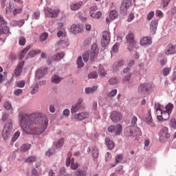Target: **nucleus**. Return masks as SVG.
Returning <instances> with one entry per match:
<instances>
[{
    "label": "nucleus",
    "instance_id": "nucleus-16",
    "mask_svg": "<svg viewBox=\"0 0 176 176\" xmlns=\"http://www.w3.org/2000/svg\"><path fill=\"white\" fill-rule=\"evenodd\" d=\"M158 24H159V21H157V20H153L151 22V24H150V31H151V33L153 35H155V34H156V31L157 30V25Z\"/></svg>",
    "mask_w": 176,
    "mask_h": 176
},
{
    "label": "nucleus",
    "instance_id": "nucleus-2",
    "mask_svg": "<svg viewBox=\"0 0 176 176\" xmlns=\"http://www.w3.org/2000/svg\"><path fill=\"white\" fill-rule=\"evenodd\" d=\"M98 52L99 50L97 44H93L91 47V51L87 52L82 54V58L85 63H87L89 60L91 61H94V58L98 56Z\"/></svg>",
    "mask_w": 176,
    "mask_h": 176
},
{
    "label": "nucleus",
    "instance_id": "nucleus-62",
    "mask_svg": "<svg viewBox=\"0 0 176 176\" xmlns=\"http://www.w3.org/2000/svg\"><path fill=\"white\" fill-rule=\"evenodd\" d=\"M14 94L15 96H20V94H23V89H16L14 91Z\"/></svg>",
    "mask_w": 176,
    "mask_h": 176
},
{
    "label": "nucleus",
    "instance_id": "nucleus-38",
    "mask_svg": "<svg viewBox=\"0 0 176 176\" xmlns=\"http://www.w3.org/2000/svg\"><path fill=\"white\" fill-rule=\"evenodd\" d=\"M109 17L111 20H115V19H118V12L115 10H113L109 13Z\"/></svg>",
    "mask_w": 176,
    "mask_h": 176
},
{
    "label": "nucleus",
    "instance_id": "nucleus-50",
    "mask_svg": "<svg viewBox=\"0 0 176 176\" xmlns=\"http://www.w3.org/2000/svg\"><path fill=\"white\" fill-rule=\"evenodd\" d=\"M16 87L23 88L25 86V80H20L16 82Z\"/></svg>",
    "mask_w": 176,
    "mask_h": 176
},
{
    "label": "nucleus",
    "instance_id": "nucleus-7",
    "mask_svg": "<svg viewBox=\"0 0 176 176\" xmlns=\"http://www.w3.org/2000/svg\"><path fill=\"white\" fill-rule=\"evenodd\" d=\"M160 141L161 142H166V140H169L170 135L168 133V128L167 126L163 127L160 131Z\"/></svg>",
    "mask_w": 176,
    "mask_h": 176
},
{
    "label": "nucleus",
    "instance_id": "nucleus-57",
    "mask_svg": "<svg viewBox=\"0 0 176 176\" xmlns=\"http://www.w3.org/2000/svg\"><path fill=\"white\" fill-rule=\"evenodd\" d=\"M116 94H118V89H114L109 94H107V96L114 97V96H116Z\"/></svg>",
    "mask_w": 176,
    "mask_h": 176
},
{
    "label": "nucleus",
    "instance_id": "nucleus-10",
    "mask_svg": "<svg viewBox=\"0 0 176 176\" xmlns=\"http://www.w3.org/2000/svg\"><path fill=\"white\" fill-rule=\"evenodd\" d=\"M150 87L151 84L149 83L141 84L138 88V93H140V94L145 95L149 91Z\"/></svg>",
    "mask_w": 176,
    "mask_h": 176
},
{
    "label": "nucleus",
    "instance_id": "nucleus-12",
    "mask_svg": "<svg viewBox=\"0 0 176 176\" xmlns=\"http://www.w3.org/2000/svg\"><path fill=\"white\" fill-rule=\"evenodd\" d=\"M46 14L48 16V17H50L51 19H56V17L58 16V14L60 13V10H52V8H47L46 9Z\"/></svg>",
    "mask_w": 176,
    "mask_h": 176
},
{
    "label": "nucleus",
    "instance_id": "nucleus-27",
    "mask_svg": "<svg viewBox=\"0 0 176 176\" xmlns=\"http://www.w3.org/2000/svg\"><path fill=\"white\" fill-rule=\"evenodd\" d=\"M14 6V3H12V1L9 2L8 6L6 8V14H12V10H13V7Z\"/></svg>",
    "mask_w": 176,
    "mask_h": 176
},
{
    "label": "nucleus",
    "instance_id": "nucleus-13",
    "mask_svg": "<svg viewBox=\"0 0 176 176\" xmlns=\"http://www.w3.org/2000/svg\"><path fill=\"white\" fill-rule=\"evenodd\" d=\"M111 119L114 123L120 122V119H122V113L119 111H113L111 114Z\"/></svg>",
    "mask_w": 176,
    "mask_h": 176
},
{
    "label": "nucleus",
    "instance_id": "nucleus-48",
    "mask_svg": "<svg viewBox=\"0 0 176 176\" xmlns=\"http://www.w3.org/2000/svg\"><path fill=\"white\" fill-rule=\"evenodd\" d=\"M122 4L129 9L130 6H131V0H123Z\"/></svg>",
    "mask_w": 176,
    "mask_h": 176
},
{
    "label": "nucleus",
    "instance_id": "nucleus-28",
    "mask_svg": "<svg viewBox=\"0 0 176 176\" xmlns=\"http://www.w3.org/2000/svg\"><path fill=\"white\" fill-rule=\"evenodd\" d=\"M30 49H31V45H28L22 50L20 54V58H19L20 60H23V58H24V56H25V54L28 53V50H30Z\"/></svg>",
    "mask_w": 176,
    "mask_h": 176
},
{
    "label": "nucleus",
    "instance_id": "nucleus-44",
    "mask_svg": "<svg viewBox=\"0 0 176 176\" xmlns=\"http://www.w3.org/2000/svg\"><path fill=\"white\" fill-rule=\"evenodd\" d=\"M132 74L131 73H129L127 75H126L123 79L122 82L123 83H127V82H129L130 79H131Z\"/></svg>",
    "mask_w": 176,
    "mask_h": 176
},
{
    "label": "nucleus",
    "instance_id": "nucleus-56",
    "mask_svg": "<svg viewBox=\"0 0 176 176\" xmlns=\"http://www.w3.org/2000/svg\"><path fill=\"white\" fill-rule=\"evenodd\" d=\"M8 24V22L5 21V19L2 15H0V27H2V25H6Z\"/></svg>",
    "mask_w": 176,
    "mask_h": 176
},
{
    "label": "nucleus",
    "instance_id": "nucleus-15",
    "mask_svg": "<svg viewBox=\"0 0 176 176\" xmlns=\"http://www.w3.org/2000/svg\"><path fill=\"white\" fill-rule=\"evenodd\" d=\"M71 165L72 170H76L79 167V164L78 162H74V159L67 158L66 160V166L67 167H69Z\"/></svg>",
    "mask_w": 176,
    "mask_h": 176
},
{
    "label": "nucleus",
    "instance_id": "nucleus-39",
    "mask_svg": "<svg viewBox=\"0 0 176 176\" xmlns=\"http://www.w3.org/2000/svg\"><path fill=\"white\" fill-rule=\"evenodd\" d=\"M77 67L78 68H82V67H85V63H83V60H82V56H79L76 61Z\"/></svg>",
    "mask_w": 176,
    "mask_h": 176
},
{
    "label": "nucleus",
    "instance_id": "nucleus-21",
    "mask_svg": "<svg viewBox=\"0 0 176 176\" xmlns=\"http://www.w3.org/2000/svg\"><path fill=\"white\" fill-rule=\"evenodd\" d=\"M152 43V38L149 36H146L140 41V45L145 46V45H151Z\"/></svg>",
    "mask_w": 176,
    "mask_h": 176
},
{
    "label": "nucleus",
    "instance_id": "nucleus-25",
    "mask_svg": "<svg viewBox=\"0 0 176 176\" xmlns=\"http://www.w3.org/2000/svg\"><path fill=\"white\" fill-rule=\"evenodd\" d=\"M176 53V45H172L169 47V48L165 51V54L166 56H169V54H175Z\"/></svg>",
    "mask_w": 176,
    "mask_h": 176
},
{
    "label": "nucleus",
    "instance_id": "nucleus-45",
    "mask_svg": "<svg viewBox=\"0 0 176 176\" xmlns=\"http://www.w3.org/2000/svg\"><path fill=\"white\" fill-rule=\"evenodd\" d=\"M119 46H120V45L116 43L112 47L111 53H118V52H119Z\"/></svg>",
    "mask_w": 176,
    "mask_h": 176
},
{
    "label": "nucleus",
    "instance_id": "nucleus-54",
    "mask_svg": "<svg viewBox=\"0 0 176 176\" xmlns=\"http://www.w3.org/2000/svg\"><path fill=\"white\" fill-rule=\"evenodd\" d=\"M127 9H129V8H126L125 6H124L123 4H121V6L120 8V12L122 14L124 13H127Z\"/></svg>",
    "mask_w": 176,
    "mask_h": 176
},
{
    "label": "nucleus",
    "instance_id": "nucleus-59",
    "mask_svg": "<svg viewBox=\"0 0 176 176\" xmlns=\"http://www.w3.org/2000/svg\"><path fill=\"white\" fill-rule=\"evenodd\" d=\"M19 137H20V131L15 132L12 136V141H16Z\"/></svg>",
    "mask_w": 176,
    "mask_h": 176
},
{
    "label": "nucleus",
    "instance_id": "nucleus-43",
    "mask_svg": "<svg viewBox=\"0 0 176 176\" xmlns=\"http://www.w3.org/2000/svg\"><path fill=\"white\" fill-rule=\"evenodd\" d=\"M98 148L97 147H94L92 150V156L94 157V159H97V157H98Z\"/></svg>",
    "mask_w": 176,
    "mask_h": 176
},
{
    "label": "nucleus",
    "instance_id": "nucleus-29",
    "mask_svg": "<svg viewBox=\"0 0 176 176\" xmlns=\"http://www.w3.org/2000/svg\"><path fill=\"white\" fill-rule=\"evenodd\" d=\"M65 54L63 52L58 53L56 55H54L52 56V60H54V61H60V60H61V58H63Z\"/></svg>",
    "mask_w": 176,
    "mask_h": 176
},
{
    "label": "nucleus",
    "instance_id": "nucleus-33",
    "mask_svg": "<svg viewBox=\"0 0 176 176\" xmlns=\"http://www.w3.org/2000/svg\"><path fill=\"white\" fill-rule=\"evenodd\" d=\"M89 16L92 19H98L101 17V16H102V12H101L100 11H98L96 12L91 13V14H89Z\"/></svg>",
    "mask_w": 176,
    "mask_h": 176
},
{
    "label": "nucleus",
    "instance_id": "nucleus-61",
    "mask_svg": "<svg viewBox=\"0 0 176 176\" xmlns=\"http://www.w3.org/2000/svg\"><path fill=\"white\" fill-rule=\"evenodd\" d=\"M7 1L8 0H0L2 9H5V8H6V6H8Z\"/></svg>",
    "mask_w": 176,
    "mask_h": 176
},
{
    "label": "nucleus",
    "instance_id": "nucleus-19",
    "mask_svg": "<svg viewBox=\"0 0 176 176\" xmlns=\"http://www.w3.org/2000/svg\"><path fill=\"white\" fill-rule=\"evenodd\" d=\"M144 122L148 124V126H150L151 127H155V122H153V119H152V116L151 115V113H148V115L145 117Z\"/></svg>",
    "mask_w": 176,
    "mask_h": 176
},
{
    "label": "nucleus",
    "instance_id": "nucleus-11",
    "mask_svg": "<svg viewBox=\"0 0 176 176\" xmlns=\"http://www.w3.org/2000/svg\"><path fill=\"white\" fill-rule=\"evenodd\" d=\"M24 60H21L17 65L15 70H14V77L19 78L21 75V72H23V67H24Z\"/></svg>",
    "mask_w": 176,
    "mask_h": 176
},
{
    "label": "nucleus",
    "instance_id": "nucleus-14",
    "mask_svg": "<svg viewBox=\"0 0 176 176\" xmlns=\"http://www.w3.org/2000/svg\"><path fill=\"white\" fill-rule=\"evenodd\" d=\"M71 31L74 35L83 32V25H72L71 27Z\"/></svg>",
    "mask_w": 176,
    "mask_h": 176
},
{
    "label": "nucleus",
    "instance_id": "nucleus-30",
    "mask_svg": "<svg viewBox=\"0 0 176 176\" xmlns=\"http://www.w3.org/2000/svg\"><path fill=\"white\" fill-rule=\"evenodd\" d=\"M115 160H116L115 164H110L111 167H115V166H116V164H118V163H120V162H122V160H123V156H122V155H118L115 157Z\"/></svg>",
    "mask_w": 176,
    "mask_h": 176
},
{
    "label": "nucleus",
    "instance_id": "nucleus-34",
    "mask_svg": "<svg viewBox=\"0 0 176 176\" xmlns=\"http://www.w3.org/2000/svg\"><path fill=\"white\" fill-rule=\"evenodd\" d=\"M39 91V84L36 83L32 86V90L30 91L31 94H36L37 91Z\"/></svg>",
    "mask_w": 176,
    "mask_h": 176
},
{
    "label": "nucleus",
    "instance_id": "nucleus-51",
    "mask_svg": "<svg viewBox=\"0 0 176 176\" xmlns=\"http://www.w3.org/2000/svg\"><path fill=\"white\" fill-rule=\"evenodd\" d=\"M170 71H171V68L169 67H165L162 70V74L164 76H167L170 74Z\"/></svg>",
    "mask_w": 176,
    "mask_h": 176
},
{
    "label": "nucleus",
    "instance_id": "nucleus-49",
    "mask_svg": "<svg viewBox=\"0 0 176 176\" xmlns=\"http://www.w3.org/2000/svg\"><path fill=\"white\" fill-rule=\"evenodd\" d=\"M48 36H49V34H47V32L43 33L40 36V41H41V42H43V41H46V39H47Z\"/></svg>",
    "mask_w": 176,
    "mask_h": 176
},
{
    "label": "nucleus",
    "instance_id": "nucleus-36",
    "mask_svg": "<svg viewBox=\"0 0 176 176\" xmlns=\"http://www.w3.org/2000/svg\"><path fill=\"white\" fill-rule=\"evenodd\" d=\"M36 156H30L25 160V163H28L29 164H31L36 160Z\"/></svg>",
    "mask_w": 176,
    "mask_h": 176
},
{
    "label": "nucleus",
    "instance_id": "nucleus-24",
    "mask_svg": "<svg viewBox=\"0 0 176 176\" xmlns=\"http://www.w3.org/2000/svg\"><path fill=\"white\" fill-rule=\"evenodd\" d=\"M82 5H83V2L80 1L78 3H73L70 6L71 10H78L80 9L82 7Z\"/></svg>",
    "mask_w": 176,
    "mask_h": 176
},
{
    "label": "nucleus",
    "instance_id": "nucleus-40",
    "mask_svg": "<svg viewBox=\"0 0 176 176\" xmlns=\"http://www.w3.org/2000/svg\"><path fill=\"white\" fill-rule=\"evenodd\" d=\"M32 174L34 176H41V175L42 174V169L36 170V168H33L32 170Z\"/></svg>",
    "mask_w": 176,
    "mask_h": 176
},
{
    "label": "nucleus",
    "instance_id": "nucleus-20",
    "mask_svg": "<svg viewBox=\"0 0 176 176\" xmlns=\"http://www.w3.org/2000/svg\"><path fill=\"white\" fill-rule=\"evenodd\" d=\"M87 118H89V114L87 113H80L74 116V118L79 121L85 120Z\"/></svg>",
    "mask_w": 176,
    "mask_h": 176
},
{
    "label": "nucleus",
    "instance_id": "nucleus-5",
    "mask_svg": "<svg viewBox=\"0 0 176 176\" xmlns=\"http://www.w3.org/2000/svg\"><path fill=\"white\" fill-rule=\"evenodd\" d=\"M141 134V129L138 126H128L124 131L125 137H137Z\"/></svg>",
    "mask_w": 176,
    "mask_h": 176
},
{
    "label": "nucleus",
    "instance_id": "nucleus-64",
    "mask_svg": "<svg viewBox=\"0 0 176 176\" xmlns=\"http://www.w3.org/2000/svg\"><path fill=\"white\" fill-rule=\"evenodd\" d=\"M134 18H135L134 14L131 13V14H129V15L128 16L127 21H128L129 23H131V21H132Z\"/></svg>",
    "mask_w": 176,
    "mask_h": 176
},
{
    "label": "nucleus",
    "instance_id": "nucleus-37",
    "mask_svg": "<svg viewBox=\"0 0 176 176\" xmlns=\"http://www.w3.org/2000/svg\"><path fill=\"white\" fill-rule=\"evenodd\" d=\"M76 176H87V171L83 170L81 169H78L76 170Z\"/></svg>",
    "mask_w": 176,
    "mask_h": 176
},
{
    "label": "nucleus",
    "instance_id": "nucleus-1",
    "mask_svg": "<svg viewBox=\"0 0 176 176\" xmlns=\"http://www.w3.org/2000/svg\"><path fill=\"white\" fill-rule=\"evenodd\" d=\"M19 118L20 126L26 134L39 135L45 133L49 124L47 117L42 113H33L29 115L20 113Z\"/></svg>",
    "mask_w": 176,
    "mask_h": 176
},
{
    "label": "nucleus",
    "instance_id": "nucleus-4",
    "mask_svg": "<svg viewBox=\"0 0 176 176\" xmlns=\"http://www.w3.org/2000/svg\"><path fill=\"white\" fill-rule=\"evenodd\" d=\"M173 109H174V105L171 103H168L165 109L162 111V115L158 116V120L160 122H163L164 120H168L170 118V113L173 112Z\"/></svg>",
    "mask_w": 176,
    "mask_h": 176
},
{
    "label": "nucleus",
    "instance_id": "nucleus-35",
    "mask_svg": "<svg viewBox=\"0 0 176 176\" xmlns=\"http://www.w3.org/2000/svg\"><path fill=\"white\" fill-rule=\"evenodd\" d=\"M62 80V78H60L57 75H54L52 77V80H51V82L52 83H55V84H57V83H60V82H61Z\"/></svg>",
    "mask_w": 176,
    "mask_h": 176
},
{
    "label": "nucleus",
    "instance_id": "nucleus-18",
    "mask_svg": "<svg viewBox=\"0 0 176 176\" xmlns=\"http://www.w3.org/2000/svg\"><path fill=\"white\" fill-rule=\"evenodd\" d=\"M47 72V68H40L37 70L36 73V76L38 79H41V78H43L45 74Z\"/></svg>",
    "mask_w": 176,
    "mask_h": 176
},
{
    "label": "nucleus",
    "instance_id": "nucleus-22",
    "mask_svg": "<svg viewBox=\"0 0 176 176\" xmlns=\"http://www.w3.org/2000/svg\"><path fill=\"white\" fill-rule=\"evenodd\" d=\"M64 142H65V139H64V138H61L57 142H55L54 144L56 148L60 149V148H63Z\"/></svg>",
    "mask_w": 176,
    "mask_h": 176
},
{
    "label": "nucleus",
    "instance_id": "nucleus-17",
    "mask_svg": "<svg viewBox=\"0 0 176 176\" xmlns=\"http://www.w3.org/2000/svg\"><path fill=\"white\" fill-rule=\"evenodd\" d=\"M82 102H83V99H78L77 104L72 107V113H76V111L82 108Z\"/></svg>",
    "mask_w": 176,
    "mask_h": 176
},
{
    "label": "nucleus",
    "instance_id": "nucleus-63",
    "mask_svg": "<svg viewBox=\"0 0 176 176\" xmlns=\"http://www.w3.org/2000/svg\"><path fill=\"white\" fill-rule=\"evenodd\" d=\"M170 126L173 129H176V120L175 118H173L170 122Z\"/></svg>",
    "mask_w": 176,
    "mask_h": 176
},
{
    "label": "nucleus",
    "instance_id": "nucleus-31",
    "mask_svg": "<svg viewBox=\"0 0 176 176\" xmlns=\"http://www.w3.org/2000/svg\"><path fill=\"white\" fill-rule=\"evenodd\" d=\"M30 149H31V144H25L21 146L20 151L21 152L24 153V152H28V151H30Z\"/></svg>",
    "mask_w": 176,
    "mask_h": 176
},
{
    "label": "nucleus",
    "instance_id": "nucleus-42",
    "mask_svg": "<svg viewBox=\"0 0 176 176\" xmlns=\"http://www.w3.org/2000/svg\"><path fill=\"white\" fill-rule=\"evenodd\" d=\"M23 12V8H14L12 11L13 15L14 16H17V14H20Z\"/></svg>",
    "mask_w": 176,
    "mask_h": 176
},
{
    "label": "nucleus",
    "instance_id": "nucleus-47",
    "mask_svg": "<svg viewBox=\"0 0 176 176\" xmlns=\"http://www.w3.org/2000/svg\"><path fill=\"white\" fill-rule=\"evenodd\" d=\"M3 107L7 111H10V109H12V104L9 102V101H6L3 104Z\"/></svg>",
    "mask_w": 176,
    "mask_h": 176
},
{
    "label": "nucleus",
    "instance_id": "nucleus-53",
    "mask_svg": "<svg viewBox=\"0 0 176 176\" xmlns=\"http://www.w3.org/2000/svg\"><path fill=\"white\" fill-rule=\"evenodd\" d=\"M66 35H67V33L63 30H59L57 32L58 38H61V36L65 38Z\"/></svg>",
    "mask_w": 176,
    "mask_h": 176
},
{
    "label": "nucleus",
    "instance_id": "nucleus-58",
    "mask_svg": "<svg viewBox=\"0 0 176 176\" xmlns=\"http://www.w3.org/2000/svg\"><path fill=\"white\" fill-rule=\"evenodd\" d=\"M98 8H97V6H91L89 8V15L91 14V13H94V12L97 11Z\"/></svg>",
    "mask_w": 176,
    "mask_h": 176
},
{
    "label": "nucleus",
    "instance_id": "nucleus-60",
    "mask_svg": "<svg viewBox=\"0 0 176 176\" xmlns=\"http://www.w3.org/2000/svg\"><path fill=\"white\" fill-rule=\"evenodd\" d=\"M19 43L21 46H24L25 45V38L24 37H20L19 40Z\"/></svg>",
    "mask_w": 176,
    "mask_h": 176
},
{
    "label": "nucleus",
    "instance_id": "nucleus-9",
    "mask_svg": "<svg viewBox=\"0 0 176 176\" xmlns=\"http://www.w3.org/2000/svg\"><path fill=\"white\" fill-rule=\"evenodd\" d=\"M123 127L120 124L115 125H111L108 127L109 133H114L116 135H119L122 133Z\"/></svg>",
    "mask_w": 176,
    "mask_h": 176
},
{
    "label": "nucleus",
    "instance_id": "nucleus-32",
    "mask_svg": "<svg viewBox=\"0 0 176 176\" xmlns=\"http://www.w3.org/2000/svg\"><path fill=\"white\" fill-rule=\"evenodd\" d=\"M9 34V27L8 26H0V36L1 35Z\"/></svg>",
    "mask_w": 176,
    "mask_h": 176
},
{
    "label": "nucleus",
    "instance_id": "nucleus-26",
    "mask_svg": "<svg viewBox=\"0 0 176 176\" xmlns=\"http://www.w3.org/2000/svg\"><path fill=\"white\" fill-rule=\"evenodd\" d=\"M98 89V86L95 85L93 86L92 87H87L85 90L86 94H93L96 90Z\"/></svg>",
    "mask_w": 176,
    "mask_h": 176
},
{
    "label": "nucleus",
    "instance_id": "nucleus-3",
    "mask_svg": "<svg viewBox=\"0 0 176 176\" xmlns=\"http://www.w3.org/2000/svg\"><path fill=\"white\" fill-rule=\"evenodd\" d=\"M12 130H13V121L12 120H8L4 126L1 133L2 138L4 140V141H6L8 137H10Z\"/></svg>",
    "mask_w": 176,
    "mask_h": 176
},
{
    "label": "nucleus",
    "instance_id": "nucleus-41",
    "mask_svg": "<svg viewBox=\"0 0 176 176\" xmlns=\"http://www.w3.org/2000/svg\"><path fill=\"white\" fill-rule=\"evenodd\" d=\"M39 53H42V51H41V50H32L29 52L28 56L29 57H34L35 54H39Z\"/></svg>",
    "mask_w": 176,
    "mask_h": 176
},
{
    "label": "nucleus",
    "instance_id": "nucleus-52",
    "mask_svg": "<svg viewBox=\"0 0 176 176\" xmlns=\"http://www.w3.org/2000/svg\"><path fill=\"white\" fill-rule=\"evenodd\" d=\"M55 153L56 149H54V148H51L46 152L45 155L46 156H52V155H54Z\"/></svg>",
    "mask_w": 176,
    "mask_h": 176
},
{
    "label": "nucleus",
    "instance_id": "nucleus-6",
    "mask_svg": "<svg viewBox=\"0 0 176 176\" xmlns=\"http://www.w3.org/2000/svg\"><path fill=\"white\" fill-rule=\"evenodd\" d=\"M126 41L129 45V50H133L135 47V40L134 39V33L133 32H129L126 36Z\"/></svg>",
    "mask_w": 176,
    "mask_h": 176
},
{
    "label": "nucleus",
    "instance_id": "nucleus-23",
    "mask_svg": "<svg viewBox=\"0 0 176 176\" xmlns=\"http://www.w3.org/2000/svg\"><path fill=\"white\" fill-rule=\"evenodd\" d=\"M105 144L108 149L111 150V149H113V148H115V144L112 140H111V139H109V138H105Z\"/></svg>",
    "mask_w": 176,
    "mask_h": 176
},
{
    "label": "nucleus",
    "instance_id": "nucleus-46",
    "mask_svg": "<svg viewBox=\"0 0 176 176\" xmlns=\"http://www.w3.org/2000/svg\"><path fill=\"white\" fill-rule=\"evenodd\" d=\"M89 79H97L98 74L96 72H91L88 74Z\"/></svg>",
    "mask_w": 176,
    "mask_h": 176
},
{
    "label": "nucleus",
    "instance_id": "nucleus-55",
    "mask_svg": "<svg viewBox=\"0 0 176 176\" xmlns=\"http://www.w3.org/2000/svg\"><path fill=\"white\" fill-rule=\"evenodd\" d=\"M109 83H110V85H118V78H116V77H113L111 78L109 80Z\"/></svg>",
    "mask_w": 176,
    "mask_h": 176
},
{
    "label": "nucleus",
    "instance_id": "nucleus-8",
    "mask_svg": "<svg viewBox=\"0 0 176 176\" xmlns=\"http://www.w3.org/2000/svg\"><path fill=\"white\" fill-rule=\"evenodd\" d=\"M109 41H111V33L108 31H104L102 32V38L101 40V45L102 47H105L109 43Z\"/></svg>",
    "mask_w": 176,
    "mask_h": 176
}]
</instances>
